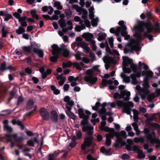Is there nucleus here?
<instances>
[{"label":"nucleus","mask_w":160,"mask_h":160,"mask_svg":"<svg viewBox=\"0 0 160 160\" xmlns=\"http://www.w3.org/2000/svg\"><path fill=\"white\" fill-rule=\"evenodd\" d=\"M99 128L101 130L106 132H110L111 130V128H110L108 127L105 126L104 127H99Z\"/></svg>","instance_id":"nucleus-48"},{"label":"nucleus","mask_w":160,"mask_h":160,"mask_svg":"<svg viewBox=\"0 0 160 160\" xmlns=\"http://www.w3.org/2000/svg\"><path fill=\"white\" fill-rule=\"evenodd\" d=\"M88 44L86 42H81L80 47L84 49L87 46H88Z\"/></svg>","instance_id":"nucleus-62"},{"label":"nucleus","mask_w":160,"mask_h":160,"mask_svg":"<svg viewBox=\"0 0 160 160\" xmlns=\"http://www.w3.org/2000/svg\"><path fill=\"white\" fill-rule=\"evenodd\" d=\"M150 126L152 127L160 129V125L158 123L152 122V123H150Z\"/></svg>","instance_id":"nucleus-49"},{"label":"nucleus","mask_w":160,"mask_h":160,"mask_svg":"<svg viewBox=\"0 0 160 160\" xmlns=\"http://www.w3.org/2000/svg\"><path fill=\"white\" fill-rule=\"evenodd\" d=\"M6 62L5 61H4L1 64L0 67V70L2 72H3L7 70Z\"/></svg>","instance_id":"nucleus-33"},{"label":"nucleus","mask_w":160,"mask_h":160,"mask_svg":"<svg viewBox=\"0 0 160 160\" xmlns=\"http://www.w3.org/2000/svg\"><path fill=\"white\" fill-rule=\"evenodd\" d=\"M50 118L51 121L55 123L58 121V115L56 111L53 110L51 112Z\"/></svg>","instance_id":"nucleus-16"},{"label":"nucleus","mask_w":160,"mask_h":160,"mask_svg":"<svg viewBox=\"0 0 160 160\" xmlns=\"http://www.w3.org/2000/svg\"><path fill=\"white\" fill-rule=\"evenodd\" d=\"M73 66L77 70H80L82 69V68L80 66V64L77 62H74L73 63Z\"/></svg>","instance_id":"nucleus-45"},{"label":"nucleus","mask_w":160,"mask_h":160,"mask_svg":"<svg viewBox=\"0 0 160 160\" xmlns=\"http://www.w3.org/2000/svg\"><path fill=\"white\" fill-rule=\"evenodd\" d=\"M25 70L26 72L29 75L31 74L32 73V70L28 67L26 68Z\"/></svg>","instance_id":"nucleus-63"},{"label":"nucleus","mask_w":160,"mask_h":160,"mask_svg":"<svg viewBox=\"0 0 160 160\" xmlns=\"http://www.w3.org/2000/svg\"><path fill=\"white\" fill-rule=\"evenodd\" d=\"M65 12L66 13V15L68 18H70L71 17L72 15V12L70 9H67L65 11Z\"/></svg>","instance_id":"nucleus-43"},{"label":"nucleus","mask_w":160,"mask_h":160,"mask_svg":"<svg viewBox=\"0 0 160 160\" xmlns=\"http://www.w3.org/2000/svg\"><path fill=\"white\" fill-rule=\"evenodd\" d=\"M93 128H88L87 130L86 131L89 137L85 138L83 143L81 146L82 150H86L87 148H88L93 144V138L92 136L93 133Z\"/></svg>","instance_id":"nucleus-4"},{"label":"nucleus","mask_w":160,"mask_h":160,"mask_svg":"<svg viewBox=\"0 0 160 160\" xmlns=\"http://www.w3.org/2000/svg\"><path fill=\"white\" fill-rule=\"evenodd\" d=\"M1 32L2 33V37L3 38H5L7 37V35L9 33V32L7 30H6L5 27L3 26L1 28Z\"/></svg>","instance_id":"nucleus-32"},{"label":"nucleus","mask_w":160,"mask_h":160,"mask_svg":"<svg viewBox=\"0 0 160 160\" xmlns=\"http://www.w3.org/2000/svg\"><path fill=\"white\" fill-rule=\"evenodd\" d=\"M33 52L37 54L40 58H42L43 57V51L42 49L38 48H34L33 51Z\"/></svg>","instance_id":"nucleus-23"},{"label":"nucleus","mask_w":160,"mask_h":160,"mask_svg":"<svg viewBox=\"0 0 160 160\" xmlns=\"http://www.w3.org/2000/svg\"><path fill=\"white\" fill-rule=\"evenodd\" d=\"M130 77L132 79V83L133 85H137L138 84V82L135 77L134 74H131Z\"/></svg>","instance_id":"nucleus-27"},{"label":"nucleus","mask_w":160,"mask_h":160,"mask_svg":"<svg viewBox=\"0 0 160 160\" xmlns=\"http://www.w3.org/2000/svg\"><path fill=\"white\" fill-rule=\"evenodd\" d=\"M5 16V17L4 18L5 21H7L12 17V15L10 14H6V15Z\"/></svg>","instance_id":"nucleus-61"},{"label":"nucleus","mask_w":160,"mask_h":160,"mask_svg":"<svg viewBox=\"0 0 160 160\" xmlns=\"http://www.w3.org/2000/svg\"><path fill=\"white\" fill-rule=\"evenodd\" d=\"M54 46L57 47V48L58 49L59 54L60 53L61 51H63L62 53V55L64 57L67 58L69 56L70 54V52L69 51L68 49L67 48H59V47H58L57 44H53V46Z\"/></svg>","instance_id":"nucleus-14"},{"label":"nucleus","mask_w":160,"mask_h":160,"mask_svg":"<svg viewBox=\"0 0 160 160\" xmlns=\"http://www.w3.org/2000/svg\"><path fill=\"white\" fill-rule=\"evenodd\" d=\"M117 139L115 143H114V146L116 148H118L122 147L124 145L122 144L123 141H122L123 138L121 137H117Z\"/></svg>","instance_id":"nucleus-18"},{"label":"nucleus","mask_w":160,"mask_h":160,"mask_svg":"<svg viewBox=\"0 0 160 160\" xmlns=\"http://www.w3.org/2000/svg\"><path fill=\"white\" fill-rule=\"evenodd\" d=\"M94 8L93 7H91L89 9V18L90 19H92L94 18Z\"/></svg>","instance_id":"nucleus-28"},{"label":"nucleus","mask_w":160,"mask_h":160,"mask_svg":"<svg viewBox=\"0 0 160 160\" xmlns=\"http://www.w3.org/2000/svg\"><path fill=\"white\" fill-rule=\"evenodd\" d=\"M101 152L106 156L111 155L112 154L111 151H100Z\"/></svg>","instance_id":"nucleus-47"},{"label":"nucleus","mask_w":160,"mask_h":160,"mask_svg":"<svg viewBox=\"0 0 160 160\" xmlns=\"http://www.w3.org/2000/svg\"><path fill=\"white\" fill-rule=\"evenodd\" d=\"M77 138L78 139H80L82 136V134L80 131H78L76 133Z\"/></svg>","instance_id":"nucleus-52"},{"label":"nucleus","mask_w":160,"mask_h":160,"mask_svg":"<svg viewBox=\"0 0 160 160\" xmlns=\"http://www.w3.org/2000/svg\"><path fill=\"white\" fill-rule=\"evenodd\" d=\"M140 48L138 45H136L134 43L129 42L127 44L124 49V52L127 54L129 52H132L133 51H138L140 49Z\"/></svg>","instance_id":"nucleus-7"},{"label":"nucleus","mask_w":160,"mask_h":160,"mask_svg":"<svg viewBox=\"0 0 160 160\" xmlns=\"http://www.w3.org/2000/svg\"><path fill=\"white\" fill-rule=\"evenodd\" d=\"M111 132L110 133L106 134V138H107L111 139V138H113L115 135L116 134V132H115L114 129L113 128H111V131L110 132Z\"/></svg>","instance_id":"nucleus-25"},{"label":"nucleus","mask_w":160,"mask_h":160,"mask_svg":"<svg viewBox=\"0 0 160 160\" xmlns=\"http://www.w3.org/2000/svg\"><path fill=\"white\" fill-rule=\"evenodd\" d=\"M118 24L120 26L117 28L115 33H114L117 36H119L120 33L121 35L122 33L123 32V30L125 29L126 27V26L124 24V22L123 20L119 21L118 22Z\"/></svg>","instance_id":"nucleus-10"},{"label":"nucleus","mask_w":160,"mask_h":160,"mask_svg":"<svg viewBox=\"0 0 160 160\" xmlns=\"http://www.w3.org/2000/svg\"><path fill=\"white\" fill-rule=\"evenodd\" d=\"M22 49L24 52H27L28 54L31 53L32 50L29 45L28 46H23L22 47Z\"/></svg>","instance_id":"nucleus-26"},{"label":"nucleus","mask_w":160,"mask_h":160,"mask_svg":"<svg viewBox=\"0 0 160 160\" xmlns=\"http://www.w3.org/2000/svg\"><path fill=\"white\" fill-rule=\"evenodd\" d=\"M155 117V116L154 115H152V116H151L150 117L148 118H147L146 120V122L148 123L149 125H150V123H152L151 122H152L153 121Z\"/></svg>","instance_id":"nucleus-39"},{"label":"nucleus","mask_w":160,"mask_h":160,"mask_svg":"<svg viewBox=\"0 0 160 160\" xmlns=\"http://www.w3.org/2000/svg\"><path fill=\"white\" fill-rule=\"evenodd\" d=\"M144 132L146 135L147 139L152 145L155 146L157 149L160 148V140L158 138H152V135L155 136V135L154 132L151 133H150V131L148 128H145L144 129Z\"/></svg>","instance_id":"nucleus-5"},{"label":"nucleus","mask_w":160,"mask_h":160,"mask_svg":"<svg viewBox=\"0 0 160 160\" xmlns=\"http://www.w3.org/2000/svg\"><path fill=\"white\" fill-rule=\"evenodd\" d=\"M54 6V7H56L57 9L58 10H61L62 9V7L59 2H55Z\"/></svg>","instance_id":"nucleus-35"},{"label":"nucleus","mask_w":160,"mask_h":160,"mask_svg":"<svg viewBox=\"0 0 160 160\" xmlns=\"http://www.w3.org/2000/svg\"><path fill=\"white\" fill-rule=\"evenodd\" d=\"M51 90L53 91V93L55 95H58L60 93V90L57 89L54 85H51L50 86Z\"/></svg>","instance_id":"nucleus-31"},{"label":"nucleus","mask_w":160,"mask_h":160,"mask_svg":"<svg viewBox=\"0 0 160 160\" xmlns=\"http://www.w3.org/2000/svg\"><path fill=\"white\" fill-rule=\"evenodd\" d=\"M138 157L139 158H143L145 157V154L143 153L142 151H138Z\"/></svg>","instance_id":"nucleus-38"},{"label":"nucleus","mask_w":160,"mask_h":160,"mask_svg":"<svg viewBox=\"0 0 160 160\" xmlns=\"http://www.w3.org/2000/svg\"><path fill=\"white\" fill-rule=\"evenodd\" d=\"M120 94L118 92H115L113 95V98L115 99H117L118 98L119 99L123 98L124 101H128L129 100V97L130 96V92L128 93L125 91H120Z\"/></svg>","instance_id":"nucleus-8"},{"label":"nucleus","mask_w":160,"mask_h":160,"mask_svg":"<svg viewBox=\"0 0 160 160\" xmlns=\"http://www.w3.org/2000/svg\"><path fill=\"white\" fill-rule=\"evenodd\" d=\"M98 39L99 41L105 40L107 36L106 34L104 32L99 33L98 34Z\"/></svg>","instance_id":"nucleus-24"},{"label":"nucleus","mask_w":160,"mask_h":160,"mask_svg":"<svg viewBox=\"0 0 160 160\" xmlns=\"http://www.w3.org/2000/svg\"><path fill=\"white\" fill-rule=\"evenodd\" d=\"M48 160H56V156L53 154H50L49 155Z\"/></svg>","instance_id":"nucleus-53"},{"label":"nucleus","mask_w":160,"mask_h":160,"mask_svg":"<svg viewBox=\"0 0 160 160\" xmlns=\"http://www.w3.org/2000/svg\"><path fill=\"white\" fill-rule=\"evenodd\" d=\"M18 126H20L21 127L22 130H23L24 128V126L22 124L21 121L18 120L17 121L16 124Z\"/></svg>","instance_id":"nucleus-54"},{"label":"nucleus","mask_w":160,"mask_h":160,"mask_svg":"<svg viewBox=\"0 0 160 160\" xmlns=\"http://www.w3.org/2000/svg\"><path fill=\"white\" fill-rule=\"evenodd\" d=\"M91 19L92 20L91 24L92 26L93 27L97 26L98 25V22L99 21L98 18L97 17L95 18H93Z\"/></svg>","instance_id":"nucleus-37"},{"label":"nucleus","mask_w":160,"mask_h":160,"mask_svg":"<svg viewBox=\"0 0 160 160\" xmlns=\"http://www.w3.org/2000/svg\"><path fill=\"white\" fill-rule=\"evenodd\" d=\"M58 23L61 28H65L66 26V24L65 19H60L58 21Z\"/></svg>","instance_id":"nucleus-29"},{"label":"nucleus","mask_w":160,"mask_h":160,"mask_svg":"<svg viewBox=\"0 0 160 160\" xmlns=\"http://www.w3.org/2000/svg\"><path fill=\"white\" fill-rule=\"evenodd\" d=\"M107 112V110L105 108H102L99 112L100 114H104L105 115Z\"/></svg>","instance_id":"nucleus-58"},{"label":"nucleus","mask_w":160,"mask_h":160,"mask_svg":"<svg viewBox=\"0 0 160 160\" xmlns=\"http://www.w3.org/2000/svg\"><path fill=\"white\" fill-rule=\"evenodd\" d=\"M74 102L72 100L71 101H69L68 102L66 105V108H67V106L68 107H71L72 106L74 105Z\"/></svg>","instance_id":"nucleus-59"},{"label":"nucleus","mask_w":160,"mask_h":160,"mask_svg":"<svg viewBox=\"0 0 160 160\" xmlns=\"http://www.w3.org/2000/svg\"><path fill=\"white\" fill-rule=\"evenodd\" d=\"M147 29V32H144L143 33V36L145 38H148V39L150 40H153V36L150 33L152 32V29Z\"/></svg>","instance_id":"nucleus-17"},{"label":"nucleus","mask_w":160,"mask_h":160,"mask_svg":"<svg viewBox=\"0 0 160 160\" xmlns=\"http://www.w3.org/2000/svg\"><path fill=\"white\" fill-rule=\"evenodd\" d=\"M84 22L85 24L87 26V27H90V23L89 20L87 18L84 19Z\"/></svg>","instance_id":"nucleus-56"},{"label":"nucleus","mask_w":160,"mask_h":160,"mask_svg":"<svg viewBox=\"0 0 160 160\" xmlns=\"http://www.w3.org/2000/svg\"><path fill=\"white\" fill-rule=\"evenodd\" d=\"M2 112H5L6 113L5 114H1L0 116H4L6 115L10 114L11 113V111L9 110H3L2 111Z\"/></svg>","instance_id":"nucleus-50"},{"label":"nucleus","mask_w":160,"mask_h":160,"mask_svg":"<svg viewBox=\"0 0 160 160\" xmlns=\"http://www.w3.org/2000/svg\"><path fill=\"white\" fill-rule=\"evenodd\" d=\"M99 65H95L92 68V69H88L86 72L87 76L83 78L84 81L88 83V84L90 86L94 85L98 80L97 77H94L93 70L98 72H100L98 69Z\"/></svg>","instance_id":"nucleus-2"},{"label":"nucleus","mask_w":160,"mask_h":160,"mask_svg":"<svg viewBox=\"0 0 160 160\" xmlns=\"http://www.w3.org/2000/svg\"><path fill=\"white\" fill-rule=\"evenodd\" d=\"M28 18H27V17L25 16H24L22 17H20L18 21L19 22L25 21V20H27Z\"/></svg>","instance_id":"nucleus-57"},{"label":"nucleus","mask_w":160,"mask_h":160,"mask_svg":"<svg viewBox=\"0 0 160 160\" xmlns=\"http://www.w3.org/2000/svg\"><path fill=\"white\" fill-rule=\"evenodd\" d=\"M132 125L133 127L134 130L136 131V134L137 135H139V132L138 133L137 131V130H138L139 132L140 131L138 130V127L137 123L136 122H134L132 124Z\"/></svg>","instance_id":"nucleus-40"},{"label":"nucleus","mask_w":160,"mask_h":160,"mask_svg":"<svg viewBox=\"0 0 160 160\" xmlns=\"http://www.w3.org/2000/svg\"><path fill=\"white\" fill-rule=\"evenodd\" d=\"M27 144L28 146L31 147L34 146V143L32 139H30L27 142Z\"/></svg>","instance_id":"nucleus-55"},{"label":"nucleus","mask_w":160,"mask_h":160,"mask_svg":"<svg viewBox=\"0 0 160 160\" xmlns=\"http://www.w3.org/2000/svg\"><path fill=\"white\" fill-rule=\"evenodd\" d=\"M156 97L154 93H152L148 96L147 97L148 100L149 102H152V100Z\"/></svg>","instance_id":"nucleus-44"},{"label":"nucleus","mask_w":160,"mask_h":160,"mask_svg":"<svg viewBox=\"0 0 160 160\" xmlns=\"http://www.w3.org/2000/svg\"><path fill=\"white\" fill-rule=\"evenodd\" d=\"M52 48L51 52L53 56L50 57V60L52 62H55L57 61L59 58L60 54L57 47L55 46H53V44L52 46Z\"/></svg>","instance_id":"nucleus-9"},{"label":"nucleus","mask_w":160,"mask_h":160,"mask_svg":"<svg viewBox=\"0 0 160 160\" xmlns=\"http://www.w3.org/2000/svg\"><path fill=\"white\" fill-rule=\"evenodd\" d=\"M120 158L123 159H127L130 158V156L126 153H124L121 155Z\"/></svg>","instance_id":"nucleus-51"},{"label":"nucleus","mask_w":160,"mask_h":160,"mask_svg":"<svg viewBox=\"0 0 160 160\" xmlns=\"http://www.w3.org/2000/svg\"><path fill=\"white\" fill-rule=\"evenodd\" d=\"M32 49V52L34 50V48H37L36 47H38V44H37L35 42H30V45H29Z\"/></svg>","instance_id":"nucleus-41"},{"label":"nucleus","mask_w":160,"mask_h":160,"mask_svg":"<svg viewBox=\"0 0 160 160\" xmlns=\"http://www.w3.org/2000/svg\"><path fill=\"white\" fill-rule=\"evenodd\" d=\"M82 18L83 19L87 18L88 12L86 9L84 8H82Z\"/></svg>","instance_id":"nucleus-34"},{"label":"nucleus","mask_w":160,"mask_h":160,"mask_svg":"<svg viewBox=\"0 0 160 160\" xmlns=\"http://www.w3.org/2000/svg\"><path fill=\"white\" fill-rule=\"evenodd\" d=\"M117 105L118 107L123 108L122 112L123 113H125L128 115H130L132 109L130 107H133L134 106L133 103L130 101L125 102L122 100H117Z\"/></svg>","instance_id":"nucleus-6"},{"label":"nucleus","mask_w":160,"mask_h":160,"mask_svg":"<svg viewBox=\"0 0 160 160\" xmlns=\"http://www.w3.org/2000/svg\"><path fill=\"white\" fill-rule=\"evenodd\" d=\"M34 105V101L32 100H29L28 102L26 109L28 110L31 109Z\"/></svg>","instance_id":"nucleus-30"},{"label":"nucleus","mask_w":160,"mask_h":160,"mask_svg":"<svg viewBox=\"0 0 160 160\" xmlns=\"http://www.w3.org/2000/svg\"><path fill=\"white\" fill-rule=\"evenodd\" d=\"M67 110L66 111L67 115L70 117L73 120L76 119V116L71 111L72 108L70 107L67 106Z\"/></svg>","instance_id":"nucleus-15"},{"label":"nucleus","mask_w":160,"mask_h":160,"mask_svg":"<svg viewBox=\"0 0 160 160\" xmlns=\"http://www.w3.org/2000/svg\"><path fill=\"white\" fill-rule=\"evenodd\" d=\"M5 136L8 139H10L12 137L14 138L15 141L18 142H21L23 140V138L22 137H18L17 134L8 133L6 134Z\"/></svg>","instance_id":"nucleus-12"},{"label":"nucleus","mask_w":160,"mask_h":160,"mask_svg":"<svg viewBox=\"0 0 160 160\" xmlns=\"http://www.w3.org/2000/svg\"><path fill=\"white\" fill-rule=\"evenodd\" d=\"M4 128L7 130L8 132H11L13 130L12 128L8 125H6V127H4Z\"/></svg>","instance_id":"nucleus-64"},{"label":"nucleus","mask_w":160,"mask_h":160,"mask_svg":"<svg viewBox=\"0 0 160 160\" xmlns=\"http://www.w3.org/2000/svg\"><path fill=\"white\" fill-rule=\"evenodd\" d=\"M149 77L148 75H146L144 78V80L143 81V85L144 88L147 89L150 86L149 84Z\"/></svg>","instance_id":"nucleus-20"},{"label":"nucleus","mask_w":160,"mask_h":160,"mask_svg":"<svg viewBox=\"0 0 160 160\" xmlns=\"http://www.w3.org/2000/svg\"><path fill=\"white\" fill-rule=\"evenodd\" d=\"M82 61L85 63H88L89 62L90 60L87 58L84 57L82 59Z\"/></svg>","instance_id":"nucleus-60"},{"label":"nucleus","mask_w":160,"mask_h":160,"mask_svg":"<svg viewBox=\"0 0 160 160\" xmlns=\"http://www.w3.org/2000/svg\"><path fill=\"white\" fill-rule=\"evenodd\" d=\"M134 140V142L136 143L140 142L143 143L144 142V139L142 137L140 138H135Z\"/></svg>","instance_id":"nucleus-36"},{"label":"nucleus","mask_w":160,"mask_h":160,"mask_svg":"<svg viewBox=\"0 0 160 160\" xmlns=\"http://www.w3.org/2000/svg\"><path fill=\"white\" fill-rule=\"evenodd\" d=\"M19 22L20 23L21 26H20L19 29H16L15 32L18 34L20 35L25 32V30L23 27H26L28 25L26 21Z\"/></svg>","instance_id":"nucleus-13"},{"label":"nucleus","mask_w":160,"mask_h":160,"mask_svg":"<svg viewBox=\"0 0 160 160\" xmlns=\"http://www.w3.org/2000/svg\"><path fill=\"white\" fill-rule=\"evenodd\" d=\"M127 28L126 26L125 27V29L123 30V32L121 33V36L124 37L125 40H129L130 39V35L128 34V32L127 31Z\"/></svg>","instance_id":"nucleus-22"},{"label":"nucleus","mask_w":160,"mask_h":160,"mask_svg":"<svg viewBox=\"0 0 160 160\" xmlns=\"http://www.w3.org/2000/svg\"><path fill=\"white\" fill-rule=\"evenodd\" d=\"M138 25H135L133 28V30L135 32L134 36L138 42L142 41L144 38L142 34L144 32L145 29H152L156 32L160 31V24L158 22H155L153 26L150 22L138 20Z\"/></svg>","instance_id":"nucleus-1"},{"label":"nucleus","mask_w":160,"mask_h":160,"mask_svg":"<svg viewBox=\"0 0 160 160\" xmlns=\"http://www.w3.org/2000/svg\"><path fill=\"white\" fill-rule=\"evenodd\" d=\"M126 132L124 131H122L120 134V136L118 137H121L123 139H126L127 138Z\"/></svg>","instance_id":"nucleus-46"},{"label":"nucleus","mask_w":160,"mask_h":160,"mask_svg":"<svg viewBox=\"0 0 160 160\" xmlns=\"http://www.w3.org/2000/svg\"><path fill=\"white\" fill-rule=\"evenodd\" d=\"M101 105L100 103L98 102H97L95 103V106L92 107V109L95 111H97L99 107Z\"/></svg>","instance_id":"nucleus-42"},{"label":"nucleus","mask_w":160,"mask_h":160,"mask_svg":"<svg viewBox=\"0 0 160 160\" xmlns=\"http://www.w3.org/2000/svg\"><path fill=\"white\" fill-rule=\"evenodd\" d=\"M122 58V69L124 73H130L131 72V69L134 73L137 72L136 65L133 63L132 59L126 56H123Z\"/></svg>","instance_id":"nucleus-3"},{"label":"nucleus","mask_w":160,"mask_h":160,"mask_svg":"<svg viewBox=\"0 0 160 160\" xmlns=\"http://www.w3.org/2000/svg\"><path fill=\"white\" fill-rule=\"evenodd\" d=\"M40 115L44 120L48 121L49 118L50 114L47 110L44 108H41L39 111Z\"/></svg>","instance_id":"nucleus-11"},{"label":"nucleus","mask_w":160,"mask_h":160,"mask_svg":"<svg viewBox=\"0 0 160 160\" xmlns=\"http://www.w3.org/2000/svg\"><path fill=\"white\" fill-rule=\"evenodd\" d=\"M78 114L79 117L80 118H84L88 120L89 116L88 115H85L84 112L82 108H79L78 110Z\"/></svg>","instance_id":"nucleus-19"},{"label":"nucleus","mask_w":160,"mask_h":160,"mask_svg":"<svg viewBox=\"0 0 160 160\" xmlns=\"http://www.w3.org/2000/svg\"><path fill=\"white\" fill-rule=\"evenodd\" d=\"M89 123V122H87L86 123V122H84V121H81V124L82 126V131L83 132H86V131L87 130V129L88 128H93V127L92 126H89L87 125H88Z\"/></svg>","instance_id":"nucleus-21"}]
</instances>
